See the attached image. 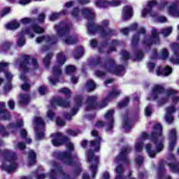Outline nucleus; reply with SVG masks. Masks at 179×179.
Masks as SVG:
<instances>
[{"mask_svg": "<svg viewBox=\"0 0 179 179\" xmlns=\"http://www.w3.org/2000/svg\"><path fill=\"white\" fill-rule=\"evenodd\" d=\"M170 2L168 1H164L161 3L159 6V10H164V9H167L168 13L171 16H173L174 17H179V3L178 1L173 3V5L170 6Z\"/></svg>", "mask_w": 179, "mask_h": 179, "instance_id": "nucleus-14", "label": "nucleus"}, {"mask_svg": "<svg viewBox=\"0 0 179 179\" xmlns=\"http://www.w3.org/2000/svg\"><path fill=\"white\" fill-rule=\"evenodd\" d=\"M145 114L146 117H150V115H151V114H152V108L150 107V106H148L145 108Z\"/></svg>", "mask_w": 179, "mask_h": 179, "instance_id": "nucleus-48", "label": "nucleus"}, {"mask_svg": "<svg viewBox=\"0 0 179 179\" xmlns=\"http://www.w3.org/2000/svg\"><path fill=\"white\" fill-rule=\"evenodd\" d=\"M169 99H172L175 104L178 103L179 98L176 90L169 88L164 91L162 85H155L147 100H155L158 106H163V104L167 103Z\"/></svg>", "mask_w": 179, "mask_h": 179, "instance_id": "nucleus-5", "label": "nucleus"}, {"mask_svg": "<svg viewBox=\"0 0 179 179\" xmlns=\"http://www.w3.org/2000/svg\"><path fill=\"white\" fill-rule=\"evenodd\" d=\"M76 1L78 3H80V5H86L90 3V0H76Z\"/></svg>", "mask_w": 179, "mask_h": 179, "instance_id": "nucleus-59", "label": "nucleus"}, {"mask_svg": "<svg viewBox=\"0 0 179 179\" xmlns=\"http://www.w3.org/2000/svg\"><path fill=\"white\" fill-rule=\"evenodd\" d=\"M173 72V69L170 66H166L165 68L159 67L156 73L157 76H169Z\"/></svg>", "mask_w": 179, "mask_h": 179, "instance_id": "nucleus-29", "label": "nucleus"}, {"mask_svg": "<svg viewBox=\"0 0 179 179\" xmlns=\"http://www.w3.org/2000/svg\"><path fill=\"white\" fill-rule=\"evenodd\" d=\"M76 71V68L73 65L68 66L66 69V72L67 75H71V73H73Z\"/></svg>", "mask_w": 179, "mask_h": 179, "instance_id": "nucleus-45", "label": "nucleus"}, {"mask_svg": "<svg viewBox=\"0 0 179 179\" xmlns=\"http://www.w3.org/2000/svg\"><path fill=\"white\" fill-rule=\"evenodd\" d=\"M71 16L76 20H80L82 17L87 19L88 20V33L90 34H94V33H100L102 38H110L112 36L115 34V31L108 28L110 22L108 20H105L102 21L101 25H97L94 23V17L96 15L92 9L83 8L82 10H79L78 8H75L71 11Z\"/></svg>", "mask_w": 179, "mask_h": 179, "instance_id": "nucleus-1", "label": "nucleus"}, {"mask_svg": "<svg viewBox=\"0 0 179 179\" xmlns=\"http://www.w3.org/2000/svg\"><path fill=\"white\" fill-rule=\"evenodd\" d=\"M66 61V56L64 55V52H59L57 56L55 66L52 69V76L49 78V81L51 85H55V83H57L58 79H59L62 73L61 66L65 64Z\"/></svg>", "mask_w": 179, "mask_h": 179, "instance_id": "nucleus-11", "label": "nucleus"}, {"mask_svg": "<svg viewBox=\"0 0 179 179\" xmlns=\"http://www.w3.org/2000/svg\"><path fill=\"white\" fill-rule=\"evenodd\" d=\"M52 138V143L53 146H60V145H66L67 150L66 152L55 151L53 152V157L67 166H76L74 171L75 176H79L82 169H80V164L78 163V157L73 155V144L71 143L69 138L66 136L63 135L60 132L51 134Z\"/></svg>", "mask_w": 179, "mask_h": 179, "instance_id": "nucleus-2", "label": "nucleus"}, {"mask_svg": "<svg viewBox=\"0 0 179 179\" xmlns=\"http://www.w3.org/2000/svg\"><path fill=\"white\" fill-rule=\"evenodd\" d=\"M84 50L83 47L80 46L74 53L75 59H79L82 55H83Z\"/></svg>", "mask_w": 179, "mask_h": 179, "instance_id": "nucleus-42", "label": "nucleus"}, {"mask_svg": "<svg viewBox=\"0 0 179 179\" xmlns=\"http://www.w3.org/2000/svg\"><path fill=\"white\" fill-rule=\"evenodd\" d=\"M72 27V24L68 21H63L55 26V30L57 31V36H50L48 35L37 38L36 43H46L47 44H55L59 38L63 41L64 44H75L78 43L77 37H72L69 35V31Z\"/></svg>", "mask_w": 179, "mask_h": 179, "instance_id": "nucleus-4", "label": "nucleus"}, {"mask_svg": "<svg viewBox=\"0 0 179 179\" xmlns=\"http://www.w3.org/2000/svg\"><path fill=\"white\" fill-rule=\"evenodd\" d=\"M121 55L123 57V59H128L129 58V53L127 50H122Z\"/></svg>", "mask_w": 179, "mask_h": 179, "instance_id": "nucleus-53", "label": "nucleus"}, {"mask_svg": "<svg viewBox=\"0 0 179 179\" xmlns=\"http://www.w3.org/2000/svg\"><path fill=\"white\" fill-rule=\"evenodd\" d=\"M79 134V131H73V130H67V134L69 136H76Z\"/></svg>", "mask_w": 179, "mask_h": 179, "instance_id": "nucleus-52", "label": "nucleus"}, {"mask_svg": "<svg viewBox=\"0 0 179 179\" xmlns=\"http://www.w3.org/2000/svg\"><path fill=\"white\" fill-rule=\"evenodd\" d=\"M162 125L157 123L154 125L153 131L151 134L149 135L147 133H143L139 139L136 142V152H142V149H143V141L149 139L151 143L145 145V150L148 153V156L153 159L157 153H160L164 148V137L162 134Z\"/></svg>", "mask_w": 179, "mask_h": 179, "instance_id": "nucleus-3", "label": "nucleus"}, {"mask_svg": "<svg viewBox=\"0 0 179 179\" xmlns=\"http://www.w3.org/2000/svg\"><path fill=\"white\" fill-rule=\"evenodd\" d=\"M143 58V52L139 51L136 55V61H141Z\"/></svg>", "mask_w": 179, "mask_h": 179, "instance_id": "nucleus-49", "label": "nucleus"}, {"mask_svg": "<svg viewBox=\"0 0 179 179\" xmlns=\"http://www.w3.org/2000/svg\"><path fill=\"white\" fill-rule=\"evenodd\" d=\"M71 83H73V84L78 83V80H79V77L73 76H71Z\"/></svg>", "mask_w": 179, "mask_h": 179, "instance_id": "nucleus-64", "label": "nucleus"}, {"mask_svg": "<svg viewBox=\"0 0 179 179\" xmlns=\"http://www.w3.org/2000/svg\"><path fill=\"white\" fill-rule=\"evenodd\" d=\"M177 139V134H176V129H173L171 130L169 133V150L171 152L174 149V146H176V141Z\"/></svg>", "mask_w": 179, "mask_h": 179, "instance_id": "nucleus-27", "label": "nucleus"}, {"mask_svg": "<svg viewBox=\"0 0 179 179\" xmlns=\"http://www.w3.org/2000/svg\"><path fill=\"white\" fill-rule=\"evenodd\" d=\"M129 152H131V148H123L119 156L117 157V162H123L124 163H128V158L127 157V156H128V153H129Z\"/></svg>", "mask_w": 179, "mask_h": 179, "instance_id": "nucleus-26", "label": "nucleus"}, {"mask_svg": "<svg viewBox=\"0 0 179 179\" xmlns=\"http://www.w3.org/2000/svg\"><path fill=\"white\" fill-rule=\"evenodd\" d=\"M157 5V1L156 0H151L148 2L147 8H144L141 11L142 17H146L148 15H150L152 17H156L157 13L153 11V6Z\"/></svg>", "mask_w": 179, "mask_h": 179, "instance_id": "nucleus-21", "label": "nucleus"}, {"mask_svg": "<svg viewBox=\"0 0 179 179\" xmlns=\"http://www.w3.org/2000/svg\"><path fill=\"white\" fill-rule=\"evenodd\" d=\"M15 149H19V150H24V149H26V145L24 143L19 142L15 145Z\"/></svg>", "mask_w": 179, "mask_h": 179, "instance_id": "nucleus-47", "label": "nucleus"}, {"mask_svg": "<svg viewBox=\"0 0 179 179\" xmlns=\"http://www.w3.org/2000/svg\"><path fill=\"white\" fill-rule=\"evenodd\" d=\"M23 62L20 64V67L22 69V73L20 76V78L24 83L21 85V89L25 92L30 89V85L27 83V77L26 74L27 72H31V71H36L38 68V64L37 60L29 55H24L22 57Z\"/></svg>", "mask_w": 179, "mask_h": 179, "instance_id": "nucleus-7", "label": "nucleus"}, {"mask_svg": "<svg viewBox=\"0 0 179 179\" xmlns=\"http://www.w3.org/2000/svg\"><path fill=\"white\" fill-rule=\"evenodd\" d=\"M136 162L137 164H138V166H141V164L143 163V157L142 156L137 157V158L136 159Z\"/></svg>", "mask_w": 179, "mask_h": 179, "instance_id": "nucleus-58", "label": "nucleus"}, {"mask_svg": "<svg viewBox=\"0 0 179 179\" xmlns=\"http://www.w3.org/2000/svg\"><path fill=\"white\" fill-rule=\"evenodd\" d=\"M10 1H15V0H10ZM31 2V0H20L18 1V3L20 5H28V3H30Z\"/></svg>", "mask_w": 179, "mask_h": 179, "instance_id": "nucleus-57", "label": "nucleus"}, {"mask_svg": "<svg viewBox=\"0 0 179 179\" xmlns=\"http://www.w3.org/2000/svg\"><path fill=\"white\" fill-rule=\"evenodd\" d=\"M28 164L29 166L36 164V152H34L33 150L29 151L28 156Z\"/></svg>", "mask_w": 179, "mask_h": 179, "instance_id": "nucleus-35", "label": "nucleus"}, {"mask_svg": "<svg viewBox=\"0 0 179 179\" xmlns=\"http://www.w3.org/2000/svg\"><path fill=\"white\" fill-rule=\"evenodd\" d=\"M92 136H94L96 141H90V146L92 150H89L87 153V157L88 163L90 164V171L92 173V178H94L96 174H97V164H99V156H94V152H99L100 150V143L101 142V137L99 131L93 130L92 132Z\"/></svg>", "mask_w": 179, "mask_h": 179, "instance_id": "nucleus-6", "label": "nucleus"}, {"mask_svg": "<svg viewBox=\"0 0 179 179\" xmlns=\"http://www.w3.org/2000/svg\"><path fill=\"white\" fill-rule=\"evenodd\" d=\"M10 115L5 110V102H0V120H9Z\"/></svg>", "mask_w": 179, "mask_h": 179, "instance_id": "nucleus-31", "label": "nucleus"}, {"mask_svg": "<svg viewBox=\"0 0 179 179\" xmlns=\"http://www.w3.org/2000/svg\"><path fill=\"white\" fill-rule=\"evenodd\" d=\"M157 179H171V178L166 175V171L164 170V169H159Z\"/></svg>", "mask_w": 179, "mask_h": 179, "instance_id": "nucleus-37", "label": "nucleus"}, {"mask_svg": "<svg viewBox=\"0 0 179 179\" xmlns=\"http://www.w3.org/2000/svg\"><path fill=\"white\" fill-rule=\"evenodd\" d=\"M95 75L96 76H98V78H103L106 73H104V72L96 71H95Z\"/></svg>", "mask_w": 179, "mask_h": 179, "instance_id": "nucleus-62", "label": "nucleus"}, {"mask_svg": "<svg viewBox=\"0 0 179 179\" xmlns=\"http://www.w3.org/2000/svg\"><path fill=\"white\" fill-rule=\"evenodd\" d=\"M132 15H134L132 7H131L130 6H126L123 8L122 13V17L123 19H129L132 17Z\"/></svg>", "mask_w": 179, "mask_h": 179, "instance_id": "nucleus-30", "label": "nucleus"}, {"mask_svg": "<svg viewBox=\"0 0 179 179\" xmlns=\"http://www.w3.org/2000/svg\"><path fill=\"white\" fill-rule=\"evenodd\" d=\"M56 106H59V107H68L69 103L66 101H64L62 98L53 99L51 101V107L52 108H55Z\"/></svg>", "mask_w": 179, "mask_h": 179, "instance_id": "nucleus-28", "label": "nucleus"}, {"mask_svg": "<svg viewBox=\"0 0 179 179\" xmlns=\"http://www.w3.org/2000/svg\"><path fill=\"white\" fill-rule=\"evenodd\" d=\"M47 115H48V119L51 120L52 121V120H54V117H55V114L51 110H49L48 111Z\"/></svg>", "mask_w": 179, "mask_h": 179, "instance_id": "nucleus-51", "label": "nucleus"}, {"mask_svg": "<svg viewBox=\"0 0 179 179\" xmlns=\"http://www.w3.org/2000/svg\"><path fill=\"white\" fill-rule=\"evenodd\" d=\"M30 102V96L26 94H21L19 96L18 103L20 106H27V103Z\"/></svg>", "mask_w": 179, "mask_h": 179, "instance_id": "nucleus-32", "label": "nucleus"}, {"mask_svg": "<svg viewBox=\"0 0 179 179\" xmlns=\"http://www.w3.org/2000/svg\"><path fill=\"white\" fill-rule=\"evenodd\" d=\"M19 26H20V24L19 23V22L15 20L7 24L6 25V29H7V30H15V29H17Z\"/></svg>", "mask_w": 179, "mask_h": 179, "instance_id": "nucleus-36", "label": "nucleus"}, {"mask_svg": "<svg viewBox=\"0 0 179 179\" xmlns=\"http://www.w3.org/2000/svg\"><path fill=\"white\" fill-rule=\"evenodd\" d=\"M17 155L12 152L10 150L3 151V162L1 166V169L4 170L7 173H13L17 169V163H16Z\"/></svg>", "mask_w": 179, "mask_h": 179, "instance_id": "nucleus-10", "label": "nucleus"}, {"mask_svg": "<svg viewBox=\"0 0 179 179\" xmlns=\"http://www.w3.org/2000/svg\"><path fill=\"white\" fill-rule=\"evenodd\" d=\"M173 31V27H168L166 28L163 29L161 32H159L160 34H162L163 37H168L169 34H171V32Z\"/></svg>", "mask_w": 179, "mask_h": 179, "instance_id": "nucleus-40", "label": "nucleus"}, {"mask_svg": "<svg viewBox=\"0 0 179 179\" xmlns=\"http://www.w3.org/2000/svg\"><path fill=\"white\" fill-rule=\"evenodd\" d=\"M85 87L88 92H92L96 89V83L92 80L87 81Z\"/></svg>", "mask_w": 179, "mask_h": 179, "instance_id": "nucleus-38", "label": "nucleus"}, {"mask_svg": "<svg viewBox=\"0 0 179 179\" xmlns=\"http://www.w3.org/2000/svg\"><path fill=\"white\" fill-rule=\"evenodd\" d=\"M41 170H43V168H39L36 171V177L37 179H44L46 177L45 174L41 173Z\"/></svg>", "mask_w": 179, "mask_h": 179, "instance_id": "nucleus-44", "label": "nucleus"}, {"mask_svg": "<svg viewBox=\"0 0 179 179\" xmlns=\"http://www.w3.org/2000/svg\"><path fill=\"white\" fill-rule=\"evenodd\" d=\"M38 92L42 96L43 94H45V92H47V87H45V86H41L38 89Z\"/></svg>", "mask_w": 179, "mask_h": 179, "instance_id": "nucleus-54", "label": "nucleus"}, {"mask_svg": "<svg viewBox=\"0 0 179 179\" xmlns=\"http://www.w3.org/2000/svg\"><path fill=\"white\" fill-rule=\"evenodd\" d=\"M114 110H108L104 115L106 121H107L106 131H111L113 127H114Z\"/></svg>", "mask_w": 179, "mask_h": 179, "instance_id": "nucleus-23", "label": "nucleus"}, {"mask_svg": "<svg viewBox=\"0 0 179 179\" xmlns=\"http://www.w3.org/2000/svg\"><path fill=\"white\" fill-rule=\"evenodd\" d=\"M56 124L59 126L65 125V121L62 120L61 118H57Z\"/></svg>", "mask_w": 179, "mask_h": 179, "instance_id": "nucleus-63", "label": "nucleus"}, {"mask_svg": "<svg viewBox=\"0 0 179 179\" xmlns=\"http://www.w3.org/2000/svg\"><path fill=\"white\" fill-rule=\"evenodd\" d=\"M120 94H121V90L118 89V87H113L111 92H108L102 103L99 105V108H104V107H107L108 101L113 100V99H115L117 96H120Z\"/></svg>", "mask_w": 179, "mask_h": 179, "instance_id": "nucleus-19", "label": "nucleus"}, {"mask_svg": "<svg viewBox=\"0 0 179 179\" xmlns=\"http://www.w3.org/2000/svg\"><path fill=\"white\" fill-rule=\"evenodd\" d=\"M176 113V107L174 106H171L166 108V115H165V121L168 124H171L173 121H174V117H173V114Z\"/></svg>", "mask_w": 179, "mask_h": 179, "instance_id": "nucleus-25", "label": "nucleus"}, {"mask_svg": "<svg viewBox=\"0 0 179 179\" xmlns=\"http://www.w3.org/2000/svg\"><path fill=\"white\" fill-rule=\"evenodd\" d=\"M128 103H129V98L126 97L122 102H120V103H118V107L120 108H122L124 107H126V106H128Z\"/></svg>", "mask_w": 179, "mask_h": 179, "instance_id": "nucleus-46", "label": "nucleus"}, {"mask_svg": "<svg viewBox=\"0 0 179 179\" xmlns=\"http://www.w3.org/2000/svg\"><path fill=\"white\" fill-rule=\"evenodd\" d=\"M68 15V10H63L60 13H53L52 15L49 17V20L51 22H54L55 20H57L59 17V15Z\"/></svg>", "mask_w": 179, "mask_h": 179, "instance_id": "nucleus-34", "label": "nucleus"}, {"mask_svg": "<svg viewBox=\"0 0 179 179\" xmlns=\"http://www.w3.org/2000/svg\"><path fill=\"white\" fill-rule=\"evenodd\" d=\"M168 166L173 173H177L179 174V164H170L168 163Z\"/></svg>", "mask_w": 179, "mask_h": 179, "instance_id": "nucleus-41", "label": "nucleus"}, {"mask_svg": "<svg viewBox=\"0 0 179 179\" xmlns=\"http://www.w3.org/2000/svg\"><path fill=\"white\" fill-rule=\"evenodd\" d=\"M30 22H31V19L28 18V17L22 18V19L20 20V22H21L22 24H27V23H30Z\"/></svg>", "mask_w": 179, "mask_h": 179, "instance_id": "nucleus-56", "label": "nucleus"}, {"mask_svg": "<svg viewBox=\"0 0 179 179\" xmlns=\"http://www.w3.org/2000/svg\"><path fill=\"white\" fill-rule=\"evenodd\" d=\"M34 33H37L38 34L44 33V29L38 25H31L24 28L19 35L17 43L18 47H23L26 44V41L23 36H29V37L33 38L34 37Z\"/></svg>", "mask_w": 179, "mask_h": 179, "instance_id": "nucleus-12", "label": "nucleus"}, {"mask_svg": "<svg viewBox=\"0 0 179 179\" xmlns=\"http://www.w3.org/2000/svg\"><path fill=\"white\" fill-rule=\"evenodd\" d=\"M157 22H159V23H166V22H167V18L163 16L159 17L157 18Z\"/></svg>", "mask_w": 179, "mask_h": 179, "instance_id": "nucleus-61", "label": "nucleus"}, {"mask_svg": "<svg viewBox=\"0 0 179 179\" xmlns=\"http://www.w3.org/2000/svg\"><path fill=\"white\" fill-rule=\"evenodd\" d=\"M83 96L77 95L74 98V108L71 110V114H67L64 117L66 120H71L73 115L79 111V107H81L82 104H83Z\"/></svg>", "mask_w": 179, "mask_h": 179, "instance_id": "nucleus-20", "label": "nucleus"}, {"mask_svg": "<svg viewBox=\"0 0 179 179\" xmlns=\"http://www.w3.org/2000/svg\"><path fill=\"white\" fill-rule=\"evenodd\" d=\"M94 3L97 8H108V6H119V5H121V1L112 0L111 1H108L107 0H96Z\"/></svg>", "mask_w": 179, "mask_h": 179, "instance_id": "nucleus-22", "label": "nucleus"}, {"mask_svg": "<svg viewBox=\"0 0 179 179\" xmlns=\"http://www.w3.org/2000/svg\"><path fill=\"white\" fill-rule=\"evenodd\" d=\"M45 19V15L44 14H41L38 16V22H39V23H43Z\"/></svg>", "mask_w": 179, "mask_h": 179, "instance_id": "nucleus-60", "label": "nucleus"}, {"mask_svg": "<svg viewBox=\"0 0 179 179\" xmlns=\"http://www.w3.org/2000/svg\"><path fill=\"white\" fill-rule=\"evenodd\" d=\"M36 139H44V121L41 117H36L34 120Z\"/></svg>", "mask_w": 179, "mask_h": 179, "instance_id": "nucleus-18", "label": "nucleus"}, {"mask_svg": "<svg viewBox=\"0 0 179 179\" xmlns=\"http://www.w3.org/2000/svg\"><path fill=\"white\" fill-rule=\"evenodd\" d=\"M23 125L24 123L22 119L17 120V124L13 123L10 124L7 128H5L3 125L0 124V134H2L3 136H8L9 133H8L6 131H9V132L15 134V131H17V128H20L21 127H23Z\"/></svg>", "mask_w": 179, "mask_h": 179, "instance_id": "nucleus-17", "label": "nucleus"}, {"mask_svg": "<svg viewBox=\"0 0 179 179\" xmlns=\"http://www.w3.org/2000/svg\"><path fill=\"white\" fill-rule=\"evenodd\" d=\"M97 96H89L86 101V108L87 111H90V110H94L97 108Z\"/></svg>", "mask_w": 179, "mask_h": 179, "instance_id": "nucleus-24", "label": "nucleus"}, {"mask_svg": "<svg viewBox=\"0 0 179 179\" xmlns=\"http://www.w3.org/2000/svg\"><path fill=\"white\" fill-rule=\"evenodd\" d=\"M158 58H160L161 59H167L169 58V50L164 48L160 50L159 55L157 54V50H154L152 52L150 57V62L148 64V68L150 72H153V69H155V67L156 66V64L152 62V61H156Z\"/></svg>", "mask_w": 179, "mask_h": 179, "instance_id": "nucleus-13", "label": "nucleus"}, {"mask_svg": "<svg viewBox=\"0 0 179 179\" xmlns=\"http://www.w3.org/2000/svg\"><path fill=\"white\" fill-rule=\"evenodd\" d=\"M9 12H10V8H6L1 13V16H5L6 15H8Z\"/></svg>", "mask_w": 179, "mask_h": 179, "instance_id": "nucleus-55", "label": "nucleus"}, {"mask_svg": "<svg viewBox=\"0 0 179 179\" xmlns=\"http://www.w3.org/2000/svg\"><path fill=\"white\" fill-rule=\"evenodd\" d=\"M93 65L94 66H103L106 72L114 73L118 76L125 73V67L122 66H117L113 59H108L103 63L101 58H97L94 61Z\"/></svg>", "mask_w": 179, "mask_h": 179, "instance_id": "nucleus-9", "label": "nucleus"}, {"mask_svg": "<svg viewBox=\"0 0 179 179\" xmlns=\"http://www.w3.org/2000/svg\"><path fill=\"white\" fill-rule=\"evenodd\" d=\"M137 28H138V24L134 23V24H131L129 28L122 29L121 33H122V34H128V33H129V31H131L132 30H136Z\"/></svg>", "mask_w": 179, "mask_h": 179, "instance_id": "nucleus-39", "label": "nucleus"}, {"mask_svg": "<svg viewBox=\"0 0 179 179\" xmlns=\"http://www.w3.org/2000/svg\"><path fill=\"white\" fill-rule=\"evenodd\" d=\"M9 65V63L8 62H1L0 63V75L1 73H4L7 82L5 83V86H4V92L6 93H8L10 89H12V85L10 84V80L13 79V75L10 72H9L8 70H5V68Z\"/></svg>", "mask_w": 179, "mask_h": 179, "instance_id": "nucleus-16", "label": "nucleus"}, {"mask_svg": "<svg viewBox=\"0 0 179 179\" xmlns=\"http://www.w3.org/2000/svg\"><path fill=\"white\" fill-rule=\"evenodd\" d=\"M122 127H123V129H124V131H129V129L132 128L133 127L132 122H131V120H129L128 117H125L124 118Z\"/></svg>", "mask_w": 179, "mask_h": 179, "instance_id": "nucleus-33", "label": "nucleus"}, {"mask_svg": "<svg viewBox=\"0 0 179 179\" xmlns=\"http://www.w3.org/2000/svg\"><path fill=\"white\" fill-rule=\"evenodd\" d=\"M59 92L60 93H63L64 94H67L68 96H69V94H71V90H69V89H68V88H62L59 90Z\"/></svg>", "mask_w": 179, "mask_h": 179, "instance_id": "nucleus-50", "label": "nucleus"}, {"mask_svg": "<svg viewBox=\"0 0 179 179\" xmlns=\"http://www.w3.org/2000/svg\"><path fill=\"white\" fill-rule=\"evenodd\" d=\"M52 169L50 172L49 173V178L50 179H57L59 174L61 176L62 179H71L69 178V176L65 174L61 168L59 167V165L57 164V162L52 161L50 163Z\"/></svg>", "mask_w": 179, "mask_h": 179, "instance_id": "nucleus-15", "label": "nucleus"}, {"mask_svg": "<svg viewBox=\"0 0 179 179\" xmlns=\"http://www.w3.org/2000/svg\"><path fill=\"white\" fill-rule=\"evenodd\" d=\"M52 58V53H49L46 55V57L43 59V64H45V66L46 68H48L50 66V61Z\"/></svg>", "mask_w": 179, "mask_h": 179, "instance_id": "nucleus-43", "label": "nucleus"}, {"mask_svg": "<svg viewBox=\"0 0 179 179\" xmlns=\"http://www.w3.org/2000/svg\"><path fill=\"white\" fill-rule=\"evenodd\" d=\"M143 36L144 37L143 40V45L144 47H150L152 44H160V39L159 38V33H157V30L155 28L152 29L151 36L146 35V29L145 28L141 27L139 29V31L136 35L133 36L131 44L135 45V44H138V41H139V37Z\"/></svg>", "mask_w": 179, "mask_h": 179, "instance_id": "nucleus-8", "label": "nucleus"}]
</instances>
